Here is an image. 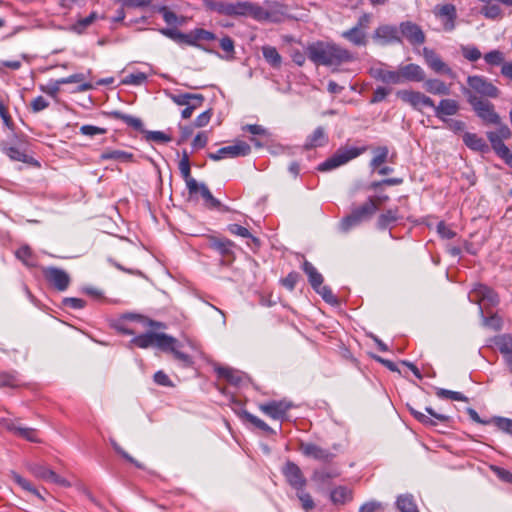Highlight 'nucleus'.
<instances>
[{
	"mask_svg": "<svg viewBox=\"0 0 512 512\" xmlns=\"http://www.w3.org/2000/svg\"><path fill=\"white\" fill-rule=\"evenodd\" d=\"M341 36L356 46H365L367 44L366 33L359 26H354L342 32Z\"/></svg>",
	"mask_w": 512,
	"mask_h": 512,
	"instance_id": "obj_27",
	"label": "nucleus"
},
{
	"mask_svg": "<svg viewBox=\"0 0 512 512\" xmlns=\"http://www.w3.org/2000/svg\"><path fill=\"white\" fill-rule=\"evenodd\" d=\"M338 475H339V473L336 471L320 469V470H315L313 472L312 480L319 482L321 484H326L331 479L337 477Z\"/></svg>",
	"mask_w": 512,
	"mask_h": 512,
	"instance_id": "obj_43",
	"label": "nucleus"
},
{
	"mask_svg": "<svg viewBox=\"0 0 512 512\" xmlns=\"http://www.w3.org/2000/svg\"><path fill=\"white\" fill-rule=\"evenodd\" d=\"M307 58L317 66L336 68L353 61V55L345 48L332 43L317 41L306 47Z\"/></svg>",
	"mask_w": 512,
	"mask_h": 512,
	"instance_id": "obj_1",
	"label": "nucleus"
},
{
	"mask_svg": "<svg viewBox=\"0 0 512 512\" xmlns=\"http://www.w3.org/2000/svg\"><path fill=\"white\" fill-rule=\"evenodd\" d=\"M101 160H116L119 162H130L133 159V154L123 150H105L100 155Z\"/></svg>",
	"mask_w": 512,
	"mask_h": 512,
	"instance_id": "obj_37",
	"label": "nucleus"
},
{
	"mask_svg": "<svg viewBox=\"0 0 512 512\" xmlns=\"http://www.w3.org/2000/svg\"><path fill=\"white\" fill-rule=\"evenodd\" d=\"M463 142L467 147H469L471 150L478 151V152H486L489 150L488 145L484 141L483 138L479 137L477 134L474 133H464L463 134Z\"/></svg>",
	"mask_w": 512,
	"mask_h": 512,
	"instance_id": "obj_28",
	"label": "nucleus"
},
{
	"mask_svg": "<svg viewBox=\"0 0 512 512\" xmlns=\"http://www.w3.org/2000/svg\"><path fill=\"white\" fill-rule=\"evenodd\" d=\"M397 33L396 27L383 25L375 30L373 38L381 45H386L399 40Z\"/></svg>",
	"mask_w": 512,
	"mask_h": 512,
	"instance_id": "obj_23",
	"label": "nucleus"
},
{
	"mask_svg": "<svg viewBox=\"0 0 512 512\" xmlns=\"http://www.w3.org/2000/svg\"><path fill=\"white\" fill-rule=\"evenodd\" d=\"M377 209L375 201L369 198L362 206L353 209L348 216L341 220L339 224L340 230L345 233L350 231L363 221L370 219Z\"/></svg>",
	"mask_w": 512,
	"mask_h": 512,
	"instance_id": "obj_4",
	"label": "nucleus"
},
{
	"mask_svg": "<svg viewBox=\"0 0 512 512\" xmlns=\"http://www.w3.org/2000/svg\"><path fill=\"white\" fill-rule=\"evenodd\" d=\"M388 148L385 146L378 147L374 150V156L371 160L370 166L373 169L378 168L381 164H383L388 157Z\"/></svg>",
	"mask_w": 512,
	"mask_h": 512,
	"instance_id": "obj_45",
	"label": "nucleus"
},
{
	"mask_svg": "<svg viewBox=\"0 0 512 512\" xmlns=\"http://www.w3.org/2000/svg\"><path fill=\"white\" fill-rule=\"evenodd\" d=\"M491 424H494L500 431L512 436V419L494 416L491 418Z\"/></svg>",
	"mask_w": 512,
	"mask_h": 512,
	"instance_id": "obj_44",
	"label": "nucleus"
},
{
	"mask_svg": "<svg viewBox=\"0 0 512 512\" xmlns=\"http://www.w3.org/2000/svg\"><path fill=\"white\" fill-rule=\"evenodd\" d=\"M251 152V147L244 141H237L233 145L220 148L215 153H210L208 156L214 161L224 158H236L246 156Z\"/></svg>",
	"mask_w": 512,
	"mask_h": 512,
	"instance_id": "obj_10",
	"label": "nucleus"
},
{
	"mask_svg": "<svg viewBox=\"0 0 512 512\" xmlns=\"http://www.w3.org/2000/svg\"><path fill=\"white\" fill-rule=\"evenodd\" d=\"M328 139L326 133L322 127H318L314 132L307 138L305 143L306 149H312L323 146L327 143Z\"/></svg>",
	"mask_w": 512,
	"mask_h": 512,
	"instance_id": "obj_32",
	"label": "nucleus"
},
{
	"mask_svg": "<svg viewBox=\"0 0 512 512\" xmlns=\"http://www.w3.org/2000/svg\"><path fill=\"white\" fill-rule=\"evenodd\" d=\"M491 343L500 351L504 360L512 356V335L502 334L491 339Z\"/></svg>",
	"mask_w": 512,
	"mask_h": 512,
	"instance_id": "obj_26",
	"label": "nucleus"
},
{
	"mask_svg": "<svg viewBox=\"0 0 512 512\" xmlns=\"http://www.w3.org/2000/svg\"><path fill=\"white\" fill-rule=\"evenodd\" d=\"M85 80V75L83 73H76L73 75H70L65 78L58 79V83L64 84H70V83H80V86L78 87V91L84 92L91 90L93 88L92 84L83 82Z\"/></svg>",
	"mask_w": 512,
	"mask_h": 512,
	"instance_id": "obj_38",
	"label": "nucleus"
},
{
	"mask_svg": "<svg viewBox=\"0 0 512 512\" xmlns=\"http://www.w3.org/2000/svg\"><path fill=\"white\" fill-rule=\"evenodd\" d=\"M243 418L266 435L274 436L277 434L276 430L270 427L265 421L248 411L243 412Z\"/></svg>",
	"mask_w": 512,
	"mask_h": 512,
	"instance_id": "obj_30",
	"label": "nucleus"
},
{
	"mask_svg": "<svg viewBox=\"0 0 512 512\" xmlns=\"http://www.w3.org/2000/svg\"><path fill=\"white\" fill-rule=\"evenodd\" d=\"M365 151V148H357L352 146L340 147L333 156L318 166V170L322 172L330 171L340 167L350 160L358 157Z\"/></svg>",
	"mask_w": 512,
	"mask_h": 512,
	"instance_id": "obj_5",
	"label": "nucleus"
},
{
	"mask_svg": "<svg viewBox=\"0 0 512 512\" xmlns=\"http://www.w3.org/2000/svg\"><path fill=\"white\" fill-rule=\"evenodd\" d=\"M469 103L483 121L491 124L499 123L500 117L494 111V106L490 102L482 100L475 95H469Z\"/></svg>",
	"mask_w": 512,
	"mask_h": 512,
	"instance_id": "obj_9",
	"label": "nucleus"
},
{
	"mask_svg": "<svg viewBox=\"0 0 512 512\" xmlns=\"http://www.w3.org/2000/svg\"><path fill=\"white\" fill-rule=\"evenodd\" d=\"M369 74L372 78L385 84H401L399 68L397 70H390L384 63H378L369 69Z\"/></svg>",
	"mask_w": 512,
	"mask_h": 512,
	"instance_id": "obj_12",
	"label": "nucleus"
},
{
	"mask_svg": "<svg viewBox=\"0 0 512 512\" xmlns=\"http://www.w3.org/2000/svg\"><path fill=\"white\" fill-rule=\"evenodd\" d=\"M402 35L414 45H420L425 41V35L421 28L411 22H404L400 25Z\"/></svg>",
	"mask_w": 512,
	"mask_h": 512,
	"instance_id": "obj_18",
	"label": "nucleus"
},
{
	"mask_svg": "<svg viewBox=\"0 0 512 512\" xmlns=\"http://www.w3.org/2000/svg\"><path fill=\"white\" fill-rule=\"evenodd\" d=\"M212 246L220 253L228 255L231 252L233 243L228 239H216L212 242Z\"/></svg>",
	"mask_w": 512,
	"mask_h": 512,
	"instance_id": "obj_58",
	"label": "nucleus"
},
{
	"mask_svg": "<svg viewBox=\"0 0 512 512\" xmlns=\"http://www.w3.org/2000/svg\"><path fill=\"white\" fill-rule=\"evenodd\" d=\"M241 11L243 13L240 16H250L257 21H265L267 16L266 8L251 2H241Z\"/></svg>",
	"mask_w": 512,
	"mask_h": 512,
	"instance_id": "obj_25",
	"label": "nucleus"
},
{
	"mask_svg": "<svg viewBox=\"0 0 512 512\" xmlns=\"http://www.w3.org/2000/svg\"><path fill=\"white\" fill-rule=\"evenodd\" d=\"M207 6L221 14L226 16H240L241 13V2L229 3V2H211L207 1Z\"/></svg>",
	"mask_w": 512,
	"mask_h": 512,
	"instance_id": "obj_22",
	"label": "nucleus"
},
{
	"mask_svg": "<svg viewBox=\"0 0 512 512\" xmlns=\"http://www.w3.org/2000/svg\"><path fill=\"white\" fill-rule=\"evenodd\" d=\"M131 342L139 348L156 347L164 352H171L176 359L185 364L191 362L190 356L179 350V341L165 333L147 332L134 337Z\"/></svg>",
	"mask_w": 512,
	"mask_h": 512,
	"instance_id": "obj_3",
	"label": "nucleus"
},
{
	"mask_svg": "<svg viewBox=\"0 0 512 512\" xmlns=\"http://www.w3.org/2000/svg\"><path fill=\"white\" fill-rule=\"evenodd\" d=\"M215 371L220 380H225L229 384H245L250 382L249 375L243 371L233 369L231 367H216Z\"/></svg>",
	"mask_w": 512,
	"mask_h": 512,
	"instance_id": "obj_16",
	"label": "nucleus"
},
{
	"mask_svg": "<svg viewBox=\"0 0 512 512\" xmlns=\"http://www.w3.org/2000/svg\"><path fill=\"white\" fill-rule=\"evenodd\" d=\"M294 407V403L286 398L280 400H268L258 404V409L265 416L280 422L287 420L288 412Z\"/></svg>",
	"mask_w": 512,
	"mask_h": 512,
	"instance_id": "obj_6",
	"label": "nucleus"
},
{
	"mask_svg": "<svg viewBox=\"0 0 512 512\" xmlns=\"http://www.w3.org/2000/svg\"><path fill=\"white\" fill-rule=\"evenodd\" d=\"M302 269L308 276V281L313 289L323 284V276L317 271V269L312 265V263L304 261Z\"/></svg>",
	"mask_w": 512,
	"mask_h": 512,
	"instance_id": "obj_34",
	"label": "nucleus"
},
{
	"mask_svg": "<svg viewBox=\"0 0 512 512\" xmlns=\"http://www.w3.org/2000/svg\"><path fill=\"white\" fill-rule=\"evenodd\" d=\"M390 92H391V89H389V88H386L383 86L377 87L373 92V96L370 100V103L375 104V103L382 102L387 97V95L390 94Z\"/></svg>",
	"mask_w": 512,
	"mask_h": 512,
	"instance_id": "obj_61",
	"label": "nucleus"
},
{
	"mask_svg": "<svg viewBox=\"0 0 512 512\" xmlns=\"http://www.w3.org/2000/svg\"><path fill=\"white\" fill-rule=\"evenodd\" d=\"M400 82L405 81L420 82L425 79L424 70L417 64H407L399 67Z\"/></svg>",
	"mask_w": 512,
	"mask_h": 512,
	"instance_id": "obj_20",
	"label": "nucleus"
},
{
	"mask_svg": "<svg viewBox=\"0 0 512 512\" xmlns=\"http://www.w3.org/2000/svg\"><path fill=\"white\" fill-rule=\"evenodd\" d=\"M435 116L441 121H446L447 116H453L457 114L459 110V104L454 99H442L438 105L434 104Z\"/></svg>",
	"mask_w": 512,
	"mask_h": 512,
	"instance_id": "obj_19",
	"label": "nucleus"
},
{
	"mask_svg": "<svg viewBox=\"0 0 512 512\" xmlns=\"http://www.w3.org/2000/svg\"><path fill=\"white\" fill-rule=\"evenodd\" d=\"M469 300L479 305V314L484 327L494 331L501 330L503 325L501 317L497 314L484 315V310L487 311L499 303V297L492 289L483 284H476L469 293Z\"/></svg>",
	"mask_w": 512,
	"mask_h": 512,
	"instance_id": "obj_2",
	"label": "nucleus"
},
{
	"mask_svg": "<svg viewBox=\"0 0 512 512\" xmlns=\"http://www.w3.org/2000/svg\"><path fill=\"white\" fill-rule=\"evenodd\" d=\"M434 13L438 18L442 19L445 31H452L455 28L457 13L453 4H445L440 7H436Z\"/></svg>",
	"mask_w": 512,
	"mask_h": 512,
	"instance_id": "obj_17",
	"label": "nucleus"
},
{
	"mask_svg": "<svg viewBox=\"0 0 512 512\" xmlns=\"http://www.w3.org/2000/svg\"><path fill=\"white\" fill-rule=\"evenodd\" d=\"M484 60L492 66L502 65L504 63V54L500 50H492L484 55Z\"/></svg>",
	"mask_w": 512,
	"mask_h": 512,
	"instance_id": "obj_51",
	"label": "nucleus"
},
{
	"mask_svg": "<svg viewBox=\"0 0 512 512\" xmlns=\"http://www.w3.org/2000/svg\"><path fill=\"white\" fill-rule=\"evenodd\" d=\"M80 132L83 135L92 137L95 135H100V134L106 133V129L100 128L97 126H93V125H83L80 128Z\"/></svg>",
	"mask_w": 512,
	"mask_h": 512,
	"instance_id": "obj_62",
	"label": "nucleus"
},
{
	"mask_svg": "<svg viewBox=\"0 0 512 512\" xmlns=\"http://www.w3.org/2000/svg\"><path fill=\"white\" fill-rule=\"evenodd\" d=\"M481 13L490 19H495L501 15V8L498 4L488 3L482 9Z\"/></svg>",
	"mask_w": 512,
	"mask_h": 512,
	"instance_id": "obj_57",
	"label": "nucleus"
},
{
	"mask_svg": "<svg viewBox=\"0 0 512 512\" xmlns=\"http://www.w3.org/2000/svg\"><path fill=\"white\" fill-rule=\"evenodd\" d=\"M125 318L126 319H130V320H138L143 327H147V328H153V329H163L165 328V325L161 322H156V321H152V320H149L147 318H144V317H141V316H138V315H134V314H128V315H125Z\"/></svg>",
	"mask_w": 512,
	"mask_h": 512,
	"instance_id": "obj_50",
	"label": "nucleus"
},
{
	"mask_svg": "<svg viewBox=\"0 0 512 512\" xmlns=\"http://www.w3.org/2000/svg\"><path fill=\"white\" fill-rule=\"evenodd\" d=\"M314 290L323 298V300L329 304H337V298L332 293L331 289L323 284L319 285V287L314 288Z\"/></svg>",
	"mask_w": 512,
	"mask_h": 512,
	"instance_id": "obj_55",
	"label": "nucleus"
},
{
	"mask_svg": "<svg viewBox=\"0 0 512 512\" xmlns=\"http://www.w3.org/2000/svg\"><path fill=\"white\" fill-rule=\"evenodd\" d=\"M396 220H397L396 212L392 211V210H388L379 216L378 224H379L380 228H386L390 223L395 222Z\"/></svg>",
	"mask_w": 512,
	"mask_h": 512,
	"instance_id": "obj_60",
	"label": "nucleus"
},
{
	"mask_svg": "<svg viewBox=\"0 0 512 512\" xmlns=\"http://www.w3.org/2000/svg\"><path fill=\"white\" fill-rule=\"evenodd\" d=\"M16 257L27 266H35L32 261V251L29 246H22L16 251Z\"/></svg>",
	"mask_w": 512,
	"mask_h": 512,
	"instance_id": "obj_54",
	"label": "nucleus"
},
{
	"mask_svg": "<svg viewBox=\"0 0 512 512\" xmlns=\"http://www.w3.org/2000/svg\"><path fill=\"white\" fill-rule=\"evenodd\" d=\"M396 96L417 111H422L425 107H434L433 99L420 91L403 89L397 91Z\"/></svg>",
	"mask_w": 512,
	"mask_h": 512,
	"instance_id": "obj_7",
	"label": "nucleus"
},
{
	"mask_svg": "<svg viewBox=\"0 0 512 512\" xmlns=\"http://www.w3.org/2000/svg\"><path fill=\"white\" fill-rule=\"evenodd\" d=\"M382 504L380 502L371 501L363 504L359 512H383Z\"/></svg>",
	"mask_w": 512,
	"mask_h": 512,
	"instance_id": "obj_64",
	"label": "nucleus"
},
{
	"mask_svg": "<svg viewBox=\"0 0 512 512\" xmlns=\"http://www.w3.org/2000/svg\"><path fill=\"white\" fill-rule=\"evenodd\" d=\"M296 492L297 497L301 502V506L306 512H310L312 509H314L315 503L313 498L309 493L305 492L304 488H301V490H296Z\"/></svg>",
	"mask_w": 512,
	"mask_h": 512,
	"instance_id": "obj_47",
	"label": "nucleus"
},
{
	"mask_svg": "<svg viewBox=\"0 0 512 512\" xmlns=\"http://www.w3.org/2000/svg\"><path fill=\"white\" fill-rule=\"evenodd\" d=\"M396 507L400 512H419L414 496L409 493L397 497Z\"/></svg>",
	"mask_w": 512,
	"mask_h": 512,
	"instance_id": "obj_31",
	"label": "nucleus"
},
{
	"mask_svg": "<svg viewBox=\"0 0 512 512\" xmlns=\"http://www.w3.org/2000/svg\"><path fill=\"white\" fill-rule=\"evenodd\" d=\"M170 99L177 105L186 106L190 105L193 101L195 103H203L204 96L202 94L182 93L171 94Z\"/></svg>",
	"mask_w": 512,
	"mask_h": 512,
	"instance_id": "obj_33",
	"label": "nucleus"
},
{
	"mask_svg": "<svg viewBox=\"0 0 512 512\" xmlns=\"http://www.w3.org/2000/svg\"><path fill=\"white\" fill-rule=\"evenodd\" d=\"M10 478L19 485L22 489L30 492V493H37V489L31 484L30 481L16 473L15 471H11Z\"/></svg>",
	"mask_w": 512,
	"mask_h": 512,
	"instance_id": "obj_48",
	"label": "nucleus"
},
{
	"mask_svg": "<svg viewBox=\"0 0 512 512\" xmlns=\"http://www.w3.org/2000/svg\"><path fill=\"white\" fill-rule=\"evenodd\" d=\"M111 116L115 119L122 120L128 126L133 127L136 130H140L142 128V121L139 118L133 117L131 115L124 114L120 111L111 112Z\"/></svg>",
	"mask_w": 512,
	"mask_h": 512,
	"instance_id": "obj_41",
	"label": "nucleus"
},
{
	"mask_svg": "<svg viewBox=\"0 0 512 512\" xmlns=\"http://www.w3.org/2000/svg\"><path fill=\"white\" fill-rule=\"evenodd\" d=\"M43 274L46 280L50 282L59 291L66 290L70 284V276L66 271L60 268H43Z\"/></svg>",
	"mask_w": 512,
	"mask_h": 512,
	"instance_id": "obj_14",
	"label": "nucleus"
},
{
	"mask_svg": "<svg viewBox=\"0 0 512 512\" xmlns=\"http://www.w3.org/2000/svg\"><path fill=\"white\" fill-rule=\"evenodd\" d=\"M9 430L30 442H39V439L37 438V431L34 428L20 427L16 424H11L9 426Z\"/></svg>",
	"mask_w": 512,
	"mask_h": 512,
	"instance_id": "obj_40",
	"label": "nucleus"
},
{
	"mask_svg": "<svg viewBox=\"0 0 512 512\" xmlns=\"http://www.w3.org/2000/svg\"><path fill=\"white\" fill-rule=\"evenodd\" d=\"M467 84L472 91L481 96L488 98H497L499 96V89L483 76H469Z\"/></svg>",
	"mask_w": 512,
	"mask_h": 512,
	"instance_id": "obj_8",
	"label": "nucleus"
},
{
	"mask_svg": "<svg viewBox=\"0 0 512 512\" xmlns=\"http://www.w3.org/2000/svg\"><path fill=\"white\" fill-rule=\"evenodd\" d=\"M179 170L185 180L188 192H192L197 188V181L191 177L190 174V161L186 151H183L182 159L179 162Z\"/></svg>",
	"mask_w": 512,
	"mask_h": 512,
	"instance_id": "obj_24",
	"label": "nucleus"
},
{
	"mask_svg": "<svg viewBox=\"0 0 512 512\" xmlns=\"http://www.w3.org/2000/svg\"><path fill=\"white\" fill-rule=\"evenodd\" d=\"M437 232L443 239H452L456 233L451 230L444 222H439L437 225Z\"/></svg>",
	"mask_w": 512,
	"mask_h": 512,
	"instance_id": "obj_63",
	"label": "nucleus"
},
{
	"mask_svg": "<svg viewBox=\"0 0 512 512\" xmlns=\"http://www.w3.org/2000/svg\"><path fill=\"white\" fill-rule=\"evenodd\" d=\"M111 445L115 452L119 454L122 458H124L129 463L133 464L138 469H144V466L142 463L138 462L136 459H134L131 455H129L125 450H123L120 445L115 441L111 440Z\"/></svg>",
	"mask_w": 512,
	"mask_h": 512,
	"instance_id": "obj_49",
	"label": "nucleus"
},
{
	"mask_svg": "<svg viewBox=\"0 0 512 512\" xmlns=\"http://www.w3.org/2000/svg\"><path fill=\"white\" fill-rule=\"evenodd\" d=\"M145 139L150 142L167 143L172 140V137L162 131H145Z\"/></svg>",
	"mask_w": 512,
	"mask_h": 512,
	"instance_id": "obj_46",
	"label": "nucleus"
},
{
	"mask_svg": "<svg viewBox=\"0 0 512 512\" xmlns=\"http://www.w3.org/2000/svg\"><path fill=\"white\" fill-rule=\"evenodd\" d=\"M282 474L293 489L301 490V488H305L307 480L296 463L288 460L282 468Z\"/></svg>",
	"mask_w": 512,
	"mask_h": 512,
	"instance_id": "obj_11",
	"label": "nucleus"
},
{
	"mask_svg": "<svg viewBox=\"0 0 512 512\" xmlns=\"http://www.w3.org/2000/svg\"><path fill=\"white\" fill-rule=\"evenodd\" d=\"M424 89L433 95H449L450 88L442 80L428 79L424 82Z\"/></svg>",
	"mask_w": 512,
	"mask_h": 512,
	"instance_id": "obj_29",
	"label": "nucleus"
},
{
	"mask_svg": "<svg viewBox=\"0 0 512 512\" xmlns=\"http://www.w3.org/2000/svg\"><path fill=\"white\" fill-rule=\"evenodd\" d=\"M487 137L491 142V146L493 150L497 153V155L500 158H502L509 167L512 168V152L504 144V139L498 137L496 134H493L491 132L487 133Z\"/></svg>",
	"mask_w": 512,
	"mask_h": 512,
	"instance_id": "obj_21",
	"label": "nucleus"
},
{
	"mask_svg": "<svg viewBox=\"0 0 512 512\" xmlns=\"http://www.w3.org/2000/svg\"><path fill=\"white\" fill-rule=\"evenodd\" d=\"M228 230L230 233H232L234 235H237V236H240L243 238H251L255 244H258V242H259L257 238H255L251 235V233L249 232V230L247 228H245L241 225L230 224L228 226Z\"/></svg>",
	"mask_w": 512,
	"mask_h": 512,
	"instance_id": "obj_53",
	"label": "nucleus"
},
{
	"mask_svg": "<svg viewBox=\"0 0 512 512\" xmlns=\"http://www.w3.org/2000/svg\"><path fill=\"white\" fill-rule=\"evenodd\" d=\"M146 79L147 76L143 72L132 73L124 78L123 83L129 85H141L146 81Z\"/></svg>",
	"mask_w": 512,
	"mask_h": 512,
	"instance_id": "obj_59",
	"label": "nucleus"
},
{
	"mask_svg": "<svg viewBox=\"0 0 512 512\" xmlns=\"http://www.w3.org/2000/svg\"><path fill=\"white\" fill-rule=\"evenodd\" d=\"M461 52L463 57L471 62L479 60L482 56L480 50L473 45L462 46Z\"/></svg>",
	"mask_w": 512,
	"mask_h": 512,
	"instance_id": "obj_52",
	"label": "nucleus"
},
{
	"mask_svg": "<svg viewBox=\"0 0 512 512\" xmlns=\"http://www.w3.org/2000/svg\"><path fill=\"white\" fill-rule=\"evenodd\" d=\"M423 57L426 64L436 73L448 75L454 78L453 70L440 58V56L432 49L423 48Z\"/></svg>",
	"mask_w": 512,
	"mask_h": 512,
	"instance_id": "obj_13",
	"label": "nucleus"
},
{
	"mask_svg": "<svg viewBox=\"0 0 512 512\" xmlns=\"http://www.w3.org/2000/svg\"><path fill=\"white\" fill-rule=\"evenodd\" d=\"M330 499L335 505H343L352 499L351 490L345 486H338L331 491Z\"/></svg>",
	"mask_w": 512,
	"mask_h": 512,
	"instance_id": "obj_36",
	"label": "nucleus"
},
{
	"mask_svg": "<svg viewBox=\"0 0 512 512\" xmlns=\"http://www.w3.org/2000/svg\"><path fill=\"white\" fill-rule=\"evenodd\" d=\"M267 16H265V21L269 22H280L284 16L283 11L278 5L270 6L266 8Z\"/></svg>",
	"mask_w": 512,
	"mask_h": 512,
	"instance_id": "obj_56",
	"label": "nucleus"
},
{
	"mask_svg": "<svg viewBox=\"0 0 512 512\" xmlns=\"http://www.w3.org/2000/svg\"><path fill=\"white\" fill-rule=\"evenodd\" d=\"M29 470L35 477L48 482L53 472L49 467L42 464H32Z\"/></svg>",
	"mask_w": 512,
	"mask_h": 512,
	"instance_id": "obj_42",
	"label": "nucleus"
},
{
	"mask_svg": "<svg viewBox=\"0 0 512 512\" xmlns=\"http://www.w3.org/2000/svg\"><path fill=\"white\" fill-rule=\"evenodd\" d=\"M300 451L306 457L313 458L318 461H322L325 463L331 462L334 458V454L329 450L324 449L314 443L310 442H301L300 443Z\"/></svg>",
	"mask_w": 512,
	"mask_h": 512,
	"instance_id": "obj_15",
	"label": "nucleus"
},
{
	"mask_svg": "<svg viewBox=\"0 0 512 512\" xmlns=\"http://www.w3.org/2000/svg\"><path fill=\"white\" fill-rule=\"evenodd\" d=\"M197 193H200L209 207L217 208L220 206V201L213 197L206 184L197 182L196 190L189 192L191 196L196 195Z\"/></svg>",
	"mask_w": 512,
	"mask_h": 512,
	"instance_id": "obj_35",
	"label": "nucleus"
},
{
	"mask_svg": "<svg viewBox=\"0 0 512 512\" xmlns=\"http://www.w3.org/2000/svg\"><path fill=\"white\" fill-rule=\"evenodd\" d=\"M262 54L264 59L274 68H279L282 63V57L275 47L263 46Z\"/></svg>",
	"mask_w": 512,
	"mask_h": 512,
	"instance_id": "obj_39",
	"label": "nucleus"
}]
</instances>
